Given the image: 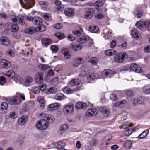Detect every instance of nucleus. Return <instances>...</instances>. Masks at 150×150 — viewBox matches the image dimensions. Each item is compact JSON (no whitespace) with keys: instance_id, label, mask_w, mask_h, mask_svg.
Listing matches in <instances>:
<instances>
[{"instance_id":"052dcab7","label":"nucleus","mask_w":150,"mask_h":150,"mask_svg":"<svg viewBox=\"0 0 150 150\" xmlns=\"http://www.w3.org/2000/svg\"><path fill=\"white\" fill-rule=\"evenodd\" d=\"M55 35L57 36L58 38L60 39H62L64 38V35L62 33H58L54 34Z\"/></svg>"},{"instance_id":"f704fd0d","label":"nucleus","mask_w":150,"mask_h":150,"mask_svg":"<svg viewBox=\"0 0 150 150\" xmlns=\"http://www.w3.org/2000/svg\"><path fill=\"white\" fill-rule=\"evenodd\" d=\"M24 17L23 15L20 14L18 15V22L20 25H23L25 24V22L24 20Z\"/></svg>"},{"instance_id":"5701e85b","label":"nucleus","mask_w":150,"mask_h":150,"mask_svg":"<svg viewBox=\"0 0 150 150\" xmlns=\"http://www.w3.org/2000/svg\"><path fill=\"white\" fill-rule=\"evenodd\" d=\"M42 44L45 47H47L48 45L52 43V41L50 39L44 38L42 40Z\"/></svg>"},{"instance_id":"20e7f679","label":"nucleus","mask_w":150,"mask_h":150,"mask_svg":"<svg viewBox=\"0 0 150 150\" xmlns=\"http://www.w3.org/2000/svg\"><path fill=\"white\" fill-rule=\"evenodd\" d=\"M131 70L137 73L141 72L142 71L141 67L135 63L132 64L129 68H127L124 70L125 71L129 70L130 71Z\"/></svg>"},{"instance_id":"bf43d9fd","label":"nucleus","mask_w":150,"mask_h":150,"mask_svg":"<svg viewBox=\"0 0 150 150\" xmlns=\"http://www.w3.org/2000/svg\"><path fill=\"white\" fill-rule=\"evenodd\" d=\"M135 13L137 14V17L138 18H141L143 17L144 15L141 11L136 10Z\"/></svg>"},{"instance_id":"0e129e2a","label":"nucleus","mask_w":150,"mask_h":150,"mask_svg":"<svg viewBox=\"0 0 150 150\" xmlns=\"http://www.w3.org/2000/svg\"><path fill=\"white\" fill-rule=\"evenodd\" d=\"M54 72L51 69L48 71L47 75L48 76H51L54 75Z\"/></svg>"},{"instance_id":"9b49d317","label":"nucleus","mask_w":150,"mask_h":150,"mask_svg":"<svg viewBox=\"0 0 150 150\" xmlns=\"http://www.w3.org/2000/svg\"><path fill=\"white\" fill-rule=\"evenodd\" d=\"M32 23L34 25H41L42 24L41 18L37 16L33 17Z\"/></svg>"},{"instance_id":"58836bf2","label":"nucleus","mask_w":150,"mask_h":150,"mask_svg":"<svg viewBox=\"0 0 150 150\" xmlns=\"http://www.w3.org/2000/svg\"><path fill=\"white\" fill-rule=\"evenodd\" d=\"M75 91V90L71 89L67 87H64L63 89V92L67 94H71L74 92Z\"/></svg>"},{"instance_id":"09e8293b","label":"nucleus","mask_w":150,"mask_h":150,"mask_svg":"<svg viewBox=\"0 0 150 150\" xmlns=\"http://www.w3.org/2000/svg\"><path fill=\"white\" fill-rule=\"evenodd\" d=\"M47 122H48L49 123H52L54 122V118L52 115H49L47 117Z\"/></svg>"},{"instance_id":"c03bdc74","label":"nucleus","mask_w":150,"mask_h":150,"mask_svg":"<svg viewBox=\"0 0 150 150\" xmlns=\"http://www.w3.org/2000/svg\"><path fill=\"white\" fill-rule=\"evenodd\" d=\"M57 91V89L54 87H52L49 88L47 89V92L49 94H53L55 93Z\"/></svg>"},{"instance_id":"4be33fe9","label":"nucleus","mask_w":150,"mask_h":150,"mask_svg":"<svg viewBox=\"0 0 150 150\" xmlns=\"http://www.w3.org/2000/svg\"><path fill=\"white\" fill-rule=\"evenodd\" d=\"M37 100L41 104L40 107L42 109L45 106V100L43 97L41 96H38L37 98Z\"/></svg>"},{"instance_id":"13d9d810","label":"nucleus","mask_w":150,"mask_h":150,"mask_svg":"<svg viewBox=\"0 0 150 150\" xmlns=\"http://www.w3.org/2000/svg\"><path fill=\"white\" fill-rule=\"evenodd\" d=\"M104 3V0H99L96 2V5L97 6H101Z\"/></svg>"},{"instance_id":"393cba45","label":"nucleus","mask_w":150,"mask_h":150,"mask_svg":"<svg viewBox=\"0 0 150 150\" xmlns=\"http://www.w3.org/2000/svg\"><path fill=\"white\" fill-rule=\"evenodd\" d=\"M113 71L109 69L104 70L102 73V74L105 76L106 77H110L112 74Z\"/></svg>"},{"instance_id":"39448f33","label":"nucleus","mask_w":150,"mask_h":150,"mask_svg":"<svg viewBox=\"0 0 150 150\" xmlns=\"http://www.w3.org/2000/svg\"><path fill=\"white\" fill-rule=\"evenodd\" d=\"M96 9V8H86L84 15L85 18L86 19H90L93 17Z\"/></svg>"},{"instance_id":"6e6552de","label":"nucleus","mask_w":150,"mask_h":150,"mask_svg":"<svg viewBox=\"0 0 150 150\" xmlns=\"http://www.w3.org/2000/svg\"><path fill=\"white\" fill-rule=\"evenodd\" d=\"M60 107V104L57 103L49 105L47 107L48 110L51 111H52L55 110H57Z\"/></svg>"},{"instance_id":"412c9836","label":"nucleus","mask_w":150,"mask_h":150,"mask_svg":"<svg viewBox=\"0 0 150 150\" xmlns=\"http://www.w3.org/2000/svg\"><path fill=\"white\" fill-rule=\"evenodd\" d=\"M89 39V37L87 36H85L80 37L77 39L78 42L83 44L86 42Z\"/></svg>"},{"instance_id":"a18cd8bd","label":"nucleus","mask_w":150,"mask_h":150,"mask_svg":"<svg viewBox=\"0 0 150 150\" xmlns=\"http://www.w3.org/2000/svg\"><path fill=\"white\" fill-rule=\"evenodd\" d=\"M39 4L42 8H46L48 5V3L45 1H41L39 2Z\"/></svg>"},{"instance_id":"e433bc0d","label":"nucleus","mask_w":150,"mask_h":150,"mask_svg":"<svg viewBox=\"0 0 150 150\" xmlns=\"http://www.w3.org/2000/svg\"><path fill=\"white\" fill-rule=\"evenodd\" d=\"M50 67L47 65L41 64L38 66L39 69L41 71H46L49 69Z\"/></svg>"},{"instance_id":"e2e57ef3","label":"nucleus","mask_w":150,"mask_h":150,"mask_svg":"<svg viewBox=\"0 0 150 150\" xmlns=\"http://www.w3.org/2000/svg\"><path fill=\"white\" fill-rule=\"evenodd\" d=\"M110 98L114 101H116L118 99L116 95L114 94H112L110 95Z\"/></svg>"},{"instance_id":"3c124183","label":"nucleus","mask_w":150,"mask_h":150,"mask_svg":"<svg viewBox=\"0 0 150 150\" xmlns=\"http://www.w3.org/2000/svg\"><path fill=\"white\" fill-rule=\"evenodd\" d=\"M88 62L91 63L92 64L95 65L98 63V60L96 58L93 57L91 58Z\"/></svg>"},{"instance_id":"0eeeda50","label":"nucleus","mask_w":150,"mask_h":150,"mask_svg":"<svg viewBox=\"0 0 150 150\" xmlns=\"http://www.w3.org/2000/svg\"><path fill=\"white\" fill-rule=\"evenodd\" d=\"M137 27L139 29H142L144 27H147L149 25V23L147 21H138L136 24Z\"/></svg>"},{"instance_id":"9d476101","label":"nucleus","mask_w":150,"mask_h":150,"mask_svg":"<svg viewBox=\"0 0 150 150\" xmlns=\"http://www.w3.org/2000/svg\"><path fill=\"white\" fill-rule=\"evenodd\" d=\"M98 113V110L94 108H90L86 112V115L88 117L95 116Z\"/></svg>"},{"instance_id":"774afa93","label":"nucleus","mask_w":150,"mask_h":150,"mask_svg":"<svg viewBox=\"0 0 150 150\" xmlns=\"http://www.w3.org/2000/svg\"><path fill=\"white\" fill-rule=\"evenodd\" d=\"M58 81V78L56 77H54L51 80L50 82L52 83L57 84Z\"/></svg>"},{"instance_id":"ddd939ff","label":"nucleus","mask_w":150,"mask_h":150,"mask_svg":"<svg viewBox=\"0 0 150 150\" xmlns=\"http://www.w3.org/2000/svg\"><path fill=\"white\" fill-rule=\"evenodd\" d=\"M73 110V107L71 105L66 106L63 109L64 112L65 114H71Z\"/></svg>"},{"instance_id":"6e6d98bb","label":"nucleus","mask_w":150,"mask_h":150,"mask_svg":"<svg viewBox=\"0 0 150 150\" xmlns=\"http://www.w3.org/2000/svg\"><path fill=\"white\" fill-rule=\"evenodd\" d=\"M6 54L11 57H13L14 55L13 51L12 50H9L6 51Z\"/></svg>"},{"instance_id":"7c9ffc66","label":"nucleus","mask_w":150,"mask_h":150,"mask_svg":"<svg viewBox=\"0 0 150 150\" xmlns=\"http://www.w3.org/2000/svg\"><path fill=\"white\" fill-rule=\"evenodd\" d=\"M116 51L113 49H109L106 50L105 52V55L108 56H112L116 54Z\"/></svg>"},{"instance_id":"603ef678","label":"nucleus","mask_w":150,"mask_h":150,"mask_svg":"<svg viewBox=\"0 0 150 150\" xmlns=\"http://www.w3.org/2000/svg\"><path fill=\"white\" fill-rule=\"evenodd\" d=\"M8 108V105L6 102H3L1 105V109L2 110H6Z\"/></svg>"},{"instance_id":"5fc2aeb1","label":"nucleus","mask_w":150,"mask_h":150,"mask_svg":"<svg viewBox=\"0 0 150 150\" xmlns=\"http://www.w3.org/2000/svg\"><path fill=\"white\" fill-rule=\"evenodd\" d=\"M132 145V142L130 140L126 141L124 144V146L127 149L129 148Z\"/></svg>"},{"instance_id":"aec40b11","label":"nucleus","mask_w":150,"mask_h":150,"mask_svg":"<svg viewBox=\"0 0 150 150\" xmlns=\"http://www.w3.org/2000/svg\"><path fill=\"white\" fill-rule=\"evenodd\" d=\"M28 117L25 115L22 116L18 120V123L19 125H23L28 121Z\"/></svg>"},{"instance_id":"79ce46f5","label":"nucleus","mask_w":150,"mask_h":150,"mask_svg":"<svg viewBox=\"0 0 150 150\" xmlns=\"http://www.w3.org/2000/svg\"><path fill=\"white\" fill-rule=\"evenodd\" d=\"M146 100V98L144 97L141 96L139 97L137 99V102L139 104H142L145 103Z\"/></svg>"},{"instance_id":"473e14b6","label":"nucleus","mask_w":150,"mask_h":150,"mask_svg":"<svg viewBox=\"0 0 150 150\" xmlns=\"http://www.w3.org/2000/svg\"><path fill=\"white\" fill-rule=\"evenodd\" d=\"M81 82L80 80L79 79H72L70 82V84L73 86L78 85Z\"/></svg>"},{"instance_id":"a211bd4d","label":"nucleus","mask_w":150,"mask_h":150,"mask_svg":"<svg viewBox=\"0 0 150 150\" xmlns=\"http://www.w3.org/2000/svg\"><path fill=\"white\" fill-rule=\"evenodd\" d=\"M0 42L4 45H7L10 43L9 39L4 36H2L0 38Z\"/></svg>"},{"instance_id":"bb28decb","label":"nucleus","mask_w":150,"mask_h":150,"mask_svg":"<svg viewBox=\"0 0 150 150\" xmlns=\"http://www.w3.org/2000/svg\"><path fill=\"white\" fill-rule=\"evenodd\" d=\"M98 74L95 73H91L87 76L88 80L92 81L98 78Z\"/></svg>"},{"instance_id":"72a5a7b5","label":"nucleus","mask_w":150,"mask_h":150,"mask_svg":"<svg viewBox=\"0 0 150 150\" xmlns=\"http://www.w3.org/2000/svg\"><path fill=\"white\" fill-rule=\"evenodd\" d=\"M55 100H61L64 99V95L61 93H58L54 96Z\"/></svg>"},{"instance_id":"2f4dec72","label":"nucleus","mask_w":150,"mask_h":150,"mask_svg":"<svg viewBox=\"0 0 150 150\" xmlns=\"http://www.w3.org/2000/svg\"><path fill=\"white\" fill-rule=\"evenodd\" d=\"M33 81V79L31 77L27 76L25 78L24 84L26 86H30V84Z\"/></svg>"},{"instance_id":"864d4df0","label":"nucleus","mask_w":150,"mask_h":150,"mask_svg":"<svg viewBox=\"0 0 150 150\" xmlns=\"http://www.w3.org/2000/svg\"><path fill=\"white\" fill-rule=\"evenodd\" d=\"M126 95L127 96H131L134 95V92L131 90H127L125 91Z\"/></svg>"},{"instance_id":"680f3d73","label":"nucleus","mask_w":150,"mask_h":150,"mask_svg":"<svg viewBox=\"0 0 150 150\" xmlns=\"http://www.w3.org/2000/svg\"><path fill=\"white\" fill-rule=\"evenodd\" d=\"M40 26L38 27L39 29V32H42L45 31L46 30V28L44 25H39Z\"/></svg>"},{"instance_id":"4d7b16f0","label":"nucleus","mask_w":150,"mask_h":150,"mask_svg":"<svg viewBox=\"0 0 150 150\" xmlns=\"http://www.w3.org/2000/svg\"><path fill=\"white\" fill-rule=\"evenodd\" d=\"M133 132L132 129V128H129L125 132V135L128 136L131 135Z\"/></svg>"},{"instance_id":"c85d7f7f","label":"nucleus","mask_w":150,"mask_h":150,"mask_svg":"<svg viewBox=\"0 0 150 150\" xmlns=\"http://www.w3.org/2000/svg\"><path fill=\"white\" fill-rule=\"evenodd\" d=\"M68 127L67 125H62L60 129L58 131V134L61 135L62 133H64L67 129Z\"/></svg>"},{"instance_id":"6ab92c4d","label":"nucleus","mask_w":150,"mask_h":150,"mask_svg":"<svg viewBox=\"0 0 150 150\" xmlns=\"http://www.w3.org/2000/svg\"><path fill=\"white\" fill-rule=\"evenodd\" d=\"M64 12L67 16L69 17L74 16L75 13L74 10L71 8H67L66 9Z\"/></svg>"},{"instance_id":"dca6fc26","label":"nucleus","mask_w":150,"mask_h":150,"mask_svg":"<svg viewBox=\"0 0 150 150\" xmlns=\"http://www.w3.org/2000/svg\"><path fill=\"white\" fill-rule=\"evenodd\" d=\"M76 109H85L87 108V105L84 103L81 102L76 103L75 105Z\"/></svg>"},{"instance_id":"4468645a","label":"nucleus","mask_w":150,"mask_h":150,"mask_svg":"<svg viewBox=\"0 0 150 150\" xmlns=\"http://www.w3.org/2000/svg\"><path fill=\"white\" fill-rule=\"evenodd\" d=\"M1 65L3 68H8L11 66V63L5 59L2 60L0 62Z\"/></svg>"},{"instance_id":"4c0bfd02","label":"nucleus","mask_w":150,"mask_h":150,"mask_svg":"<svg viewBox=\"0 0 150 150\" xmlns=\"http://www.w3.org/2000/svg\"><path fill=\"white\" fill-rule=\"evenodd\" d=\"M65 145V144L64 142L62 141H60L55 144L54 148H61L64 146Z\"/></svg>"},{"instance_id":"69168bd1","label":"nucleus","mask_w":150,"mask_h":150,"mask_svg":"<svg viewBox=\"0 0 150 150\" xmlns=\"http://www.w3.org/2000/svg\"><path fill=\"white\" fill-rule=\"evenodd\" d=\"M6 82L5 78L3 76L0 77V84L1 85H3Z\"/></svg>"},{"instance_id":"f8f14e48","label":"nucleus","mask_w":150,"mask_h":150,"mask_svg":"<svg viewBox=\"0 0 150 150\" xmlns=\"http://www.w3.org/2000/svg\"><path fill=\"white\" fill-rule=\"evenodd\" d=\"M69 47L70 49L74 51H76L81 50L83 48V46L81 44H79L76 45H74L71 43Z\"/></svg>"},{"instance_id":"c756f323","label":"nucleus","mask_w":150,"mask_h":150,"mask_svg":"<svg viewBox=\"0 0 150 150\" xmlns=\"http://www.w3.org/2000/svg\"><path fill=\"white\" fill-rule=\"evenodd\" d=\"M62 53L64 54L65 58L67 59H69L71 58V55L69 54V51L67 49H64L62 51Z\"/></svg>"},{"instance_id":"37998d69","label":"nucleus","mask_w":150,"mask_h":150,"mask_svg":"<svg viewBox=\"0 0 150 150\" xmlns=\"http://www.w3.org/2000/svg\"><path fill=\"white\" fill-rule=\"evenodd\" d=\"M10 28L12 32H16L18 30L19 28L17 25L14 24H12Z\"/></svg>"},{"instance_id":"338daca9","label":"nucleus","mask_w":150,"mask_h":150,"mask_svg":"<svg viewBox=\"0 0 150 150\" xmlns=\"http://www.w3.org/2000/svg\"><path fill=\"white\" fill-rule=\"evenodd\" d=\"M75 60V62L78 64L80 63L81 62H84L83 59L81 57L76 58Z\"/></svg>"},{"instance_id":"49530a36","label":"nucleus","mask_w":150,"mask_h":150,"mask_svg":"<svg viewBox=\"0 0 150 150\" xmlns=\"http://www.w3.org/2000/svg\"><path fill=\"white\" fill-rule=\"evenodd\" d=\"M148 133L149 131L148 130L144 131L138 137L139 138L141 139L144 138L147 136Z\"/></svg>"},{"instance_id":"ea45409f","label":"nucleus","mask_w":150,"mask_h":150,"mask_svg":"<svg viewBox=\"0 0 150 150\" xmlns=\"http://www.w3.org/2000/svg\"><path fill=\"white\" fill-rule=\"evenodd\" d=\"M127 103V101L125 100H122L121 101H118L115 103V105L116 107H121L123 106L124 104H125Z\"/></svg>"},{"instance_id":"2eb2a0df","label":"nucleus","mask_w":150,"mask_h":150,"mask_svg":"<svg viewBox=\"0 0 150 150\" xmlns=\"http://www.w3.org/2000/svg\"><path fill=\"white\" fill-rule=\"evenodd\" d=\"M100 111L103 114L104 116L105 117H108L110 115L109 109L106 107H101L100 109Z\"/></svg>"},{"instance_id":"cd10ccee","label":"nucleus","mask_w":150,"mask_h":150,"mask_svg":"<svg viewBox=\"0 0 150 150\" xmlns=\"http://www.w3.org/2000/svg\"><path fill=\"white\" fill-rule=\"evenodd\" d=\"M54 3L55 5L57 6V9L59 11H62L63 10L64 6L59 0H56Z\"/></svg>"},{"instance_id":"a878e982","label":"nucleus","mask_w":150,"mask_h":150,"mask_svg":"<svg viewBox=\"0 0 150 150\" xmlns=\"http://www.w3.org/2000/svg\"><path fill=\"white\" fill-rule=\"evenodd\" d=\"M99 30L98 27L96 25H92L89 26L88 30L92 33H97Z\"/></svg>"},{"instance_id":"f03ea898","label":"nucleus","mask_w":150,"mask_h":150,"mask_svg":"<svg viewBox=\"0 0 150 150\" xmlns=\"http://www.w3.org/2000/svg\"><path fill=\"white\" fill-rule=\"evenodd\" d=\"M128 56L127 54L124 52H121L117 54L115 57V60L116 62L121 63L123 62L125 58H127Z\"/></svg>"},{"instance_id":"f257e3e1","label":"nucleus","mask_w":150,"mask_h":150,"mask_svg":"<svg viewBox=\"0 0 150 150\" xmlns=\"http://www.w3.org/2000/svg\"><path fill=\"white\" fill-rule=\"evenodd\" d=\"M19 1L22 6L26 9L30 8L35 4L33 0H19Z\"/></svg>"},{"instance_id":"7ed1b4c3","label":"nucleus","mask_w":150,"mask_h":150,"mask_svg":"<svg viewBox=\"0 0 150 150\" xmlns=\"http://www.w3.org/2000/svg\"><path fill=\"white\" fill-rule=\"evenodd\" d=\"M36 126L39 129L42 130L46 129L48 127V124L45 120L41 119L38 121Z\"/></svg>"},{"instance_id":"423d86ee","label":"nucleus","mask_w":150,"mask_h":150,"mask_svg":"<svg viewBox=\"0 0 150 150\" xmlns=\"http://www.w3.org/2000/svg\"><path fill=\"white\" fill-rule=\"evenodd\" d=\"M43 74L41 72H38L35 74L34 79L35 82L38 84L42 83L43 81Z\"/></svg>"},{"instance_id":"1a4fd4ad","label":"nucleus","mask_w":150,"mask_h":150,"mask_svg":"<svg viewBox=\"0 0 150 150\" xmlns=\"http://www.w3.org/2000/svg\"><path fill=\"white\" fill-rule=\"evenodd\" d=\"M8 102L12 105H17L20 103L21 101L18 97L14 96L9 99L8 100Z\"/></svg>"},{"instance_id":"8fccbe9b","label":"nucleus","mask_w":150,"mask_h":150,"mask_svg":"<svg viewBox=\"0 0 150 150\" xmlns=\"http://www.w3.org/2000/svg\"><path fill=\"white\" fill-rule=\"evenodd\" d=\"M31 91L33 93L37 94L39 93L40 90L38 87L36 86H34L32 87Z\"/></svg>"},{"instance_id":"a19ab883","label":"nucleus","mask_w":150,"mask_h":150,"mask_svg":"<svg viewBox=\"0 0 150 150\" xmlns=\"http://www.w3.org/2000/svg\"><path fill=\"white\" fill-rule=\"evenodd\" d=\"M142 93L146 95L150 94V88L144 86L142 88Z\"/></svg>"},{"instance_id":"f3484780","label":"nucleus","mask_w":150,"mask_h":150,"mask_svg":"<svg viewBox=\"0 0 150 150\" xmlns=\"http://www.w3.org/2000/svg\"><path fill=\"white\" fill-rule=\"evenodd\" d=\"M131 34L133 37L135 39H137L140 36V34L136 29H133L131 31Z\"/></svg>"},{"instance_id":"b1692460","label":"nucleus","mask_w":150,"mask_h":150,"mask_svg":"<svg viewBox=\"0 0 150 150\" xmlns=\"http://www.w3.org/2000/svg\"><path fill=\"white\" fill-rule=\"evenodd\" d=\"M36 31V29L35 28L30 27L26 28L24 30V32L26 33L31 34L35 33Z\"/></svg>"},{"instance_id":"c9c22d12","label":"nucleus","mask_w":150,"mask_h":150,"mask_svg":"<svg viewBox=\"0 0 150 150\" xmlns=\"http://www.w3.org/2000/svg\"><path fill=\"white\" fill-rule=\"evenodd\" d=\"M4 75L8 77L13 79L15 76V74L13 71L11 70H9L5 73Z\"/></svg>"},{"instance_id":"de8ad7c7","label":"nucleus","mask_w":150,"mask_h":150,"mask_svg":"<svg viewBox=\"0 0 150 150\" xmlns=\"http://www.w3.org/2000/svg\"><path fill=\"white\" fill-rule=\"evenodd\" d=\"M83 31V29L80 28L79 30L73 31L72 33L74 35L78 37L80 36L81 34Z\"/></svg>"}]
</instances>
